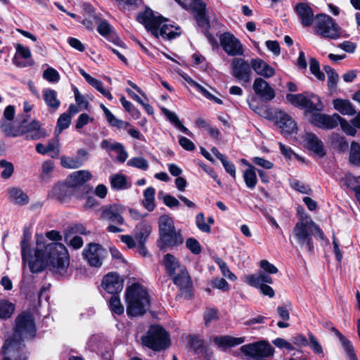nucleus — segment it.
<instances>
[{"label": "nucleus", "mask_w": 360, "mask_h": 360, "mask_svg": "<svg viewBox=\"0 0 360 360\" xmlns=\"http://www.w3.org/2000/svg\"><path fill=\"white\" fill-rule=\"evenodd\" d=\"M31 233L28 229L23 231L20 242L22 260L28 263L32 273L41 271L46 266H50L53 274L60 276L68 274L70 257L65 246L56 242L47 243L42 235L37 236V246L34 256L32 255Z\"/></svg>", "instance_id": "obj_1"}, {"label": "nucleus", "mask_w": 360, "mask_h": 360, "mask_svg": "<svg viewBox=\"0 0 360 360\" xmlns=\"http://www.w3.org/2000/svg\"><path fill=\"white\" fill-rule=\"evenodd\" d=\"M35 333L32 316L26 313L19 315L15 321L13 338L8 339L4 344L3 360H26L27 356L23 352L24 345L22 341L33 338Z\"/></svg>", "instance_id": "obj_2"}, {"label": "nucleus", "mask_w": 360, "mask_h": 360, "mask_svg": "<svg viewBox=\"0 0 360 360\" xmlns=\"http://www.w3.org/2000/svg\"><path fill=\"white\" fill-rule=\"evenodd\" d=\"M136 19L155 38L160 36L164 39H172L180 35V32H177L179 30V27H174L169 23L167 19L160 15H156L150 8H146L144 11L139 13Z\"/></svg>", "instance_id": "obj_3"}, {"label": "nucleus", "mask_w": 360, "mask_h": 360, "mask_svg": "<svg viewBox=\"0 0 360 360\" xmlns=\"http://www.w3.org/2000/svg\"><path fill=\"white\" fill-rule=\"evenodd\" d=\"M127 313L129 316L143 315L150 307L147 290L138 283L128 287L125 292Z\"/></svg>", "instance_id": "obj_4"}, {"label": "nucleus", "mask_w": 360, "mask_h": 360, "mask_svg": "<svg viewBox=\"0 0 360 360\" xmlns=\"http://www.w3.org/2000/svg\"><path fill=\"white\" fill-rule=\"evenodd\" d=\"M316 233L323 238V233L321 229L309 217L302 218L297 221L293 229L294 238L301 247H305L311 252L314 247L311 235Z\"/></svg>", "instance_id": "obj_5"}, {"label": "nucleus", "mask_w": 360, "mask_h": 360, "mask_svg": "<svg viewBox=\"0 0 360 360\" xmlns=\"http://www.w3.org/2000/svg\"><path fill=\"white\" fill-rule=\"evenodd\" d=\"M314 33L325 39H337L340 37L341 29L328 15L319 13L315 16Z\"/></svg>", "instance_id": "obj_6"}, {"label": "nucleus", "mask_w": 360, "mask_h": 360, "mask_svg": "<svg viewBox=\"0 0 360 360\" xmlns=\"http://www.w3.org/2000/svg\"><path fill=\"white\" fill-rule=\"evenodd\" d=\"M144 346L160 351L169 345V338L167 331L160 326H151L145 335L141 338Z\"/></svg>", "instance_id": "obj_7"}, {"label": "nucleus", "mask_w": 360, "mask_h": 360, "mask_svg": "<svg viewBox=\"0 0 360 360\" xmlns=\"http://www.w3.org/2000/svg\"><path fill=\"white\" fill-rule=\"evenodd\" d=\"M4 131L11 136H18L25 134L27 139L37 140L44 136L38 121L32 120L28 123L24 118L20 122L18 129L11 127V124H2Z\"/></svg>", "instance_id": "obj_8"}, {"label": "nucleus", "mask_w": 360, "mask_h": 360, "mask_svg": "<svg viewBox=\"0 0 360 360\" xmlns=\"http://www.w3.org/2000/svg\"><path fill=\"white\" fill-rule=\"evenodd\" d=\"M266 118L274 119L277 126L284 135L292 134L297 130L296 123L290 115L282 110H276L273 114L271 110H266Z\"/></svg>", "instance_id": "obj_9"}, {"label": "nucleus", "mask_w": 360, "mask_h": 360, "mask_svg": "<svg viewBox=\"0 0 360 360\" xmlns=\"http://www.w3.org/2000/svg\"><path fill=\"white\" fill-rule=\"evenodd\" d=\"M101 220L122 225L124 222L123 214L126 212L125 206L120 203L105 205L100 209Z\"/></svg>", "instance_id": "obj_10"}, {"label": "nucleus", "mask_w": 360, "mask_h": 360, "mask_svg": "<svg viewBox=\"0 0 360 360\" xmlns=\"http://www.w3.org/2000/svg\"><path fill=\"white\" fill-rule=\"evenodd\" d=\"M240 351L245 356L255 359L257 357L272 356L274 349L267 342L260 341L243 345Z\"/></svg>", "instance_id": "obj_11"}, {"label": "nucleus", "mask_w": 360, "mask_h": 360, "mask_svg": "<svg viewBox=\"0 0 360 360\" xmlns=\"http://www.w3.org/2000/svg\"><path fill=\"white\" fill-rule=\"evenodd\" d=\"M231 74L239 81L250 82L252 76L250 62L242 58H233L231 63Z\"/></svg>", "instance_id": "obj_12"}, {"label": "nucleus", "mask_w": 360, "mask_h": 360, "mask_svg": "<svg viewBox=\"0 0 360 360\" xmlns=\"http://www.w3.org/2000/svg\"><path fill=\"white\" fill-rule=\"evenodd\" d=\"M220 44L223 50L231 56L243 55L244 50L240 41L229 32H225L219 37Z\"/></svg>", "instance_id": "obj_13"}, {"label": "nucleus", "mask_w": 360, "mask_h": 360, "mask_svg": "<svg viewBox=\"0 0 360 360\" xmlns=\"http://www.w3.org/2000/svg\"><path fill=\"white\" fill-rule=\"evenodd\" d=\"M106 251L101 245L91 243L83 250V255L88 263L94 267H100L104 259Z\"/></svg>", "instance_id": "obj_14"}, {"label": "nucleus", "mask_w": 360, "mask_h": 360, "mask_svg": "<svg viewBox=\"0 0 360 360\" xmlns=\"http://www.w3.org/2000/svg\"><path fill=\"white\" fill-rule=\"evenodd\" d=\"M92 175L88 170H79L72 173L67 179V181L75 193L79 194V191L82 193L88 191V188L85 183L89 181Z\"/></svg>", "instance_id": "obj_15"}, {"label": "nucleus", "mask_w": 360, "mask_h": 360, "mask_svg": "<svg viewBox=\"0 0 360 360\" xmlns=\"http://www.w3.org/2000/svg\"><path fill=\"white\" fill-rule=\"evenodd\" d=\"M252 89L256 95L262 101H269L276 96L274 89L262 77H257L252 84Z\"/></svg>", "instance_id": "obj_16"}, {"label": "nucleus", "mask_w": 360, "mask_h": 360, "mask_svg": "<svg viewBox=\"0 0 360 360\" xmlns=\"http://www.w3.org/2000/svg\"><path fill=\"white\" fill-rule=\"evenodd\" d=\"M103 288L110 294L117 295L123 288V280L117 273H108L102 281Z\"/></svg>", "instance_id": "obj_17"}, {"label": "nucleus", "mask_w": 360, "mask_h": 360, "mask_svg": "<svg viewBox=\"0 0 360 360\" xmlns=\"http://www.w3.org/2000/svg\"><path fill=\"white\" fill-rule=\"evenodd\" d=\"M71 195H75L76 198L82 197L80 194L75 193L68 181L65 184H56L49 193L50 198L58 200H63Z\"/></svg>", "instance_id": "obj_18"}, {"label": "nucleus", "mask_w": 360, "mask_h": 360, "mask_svg": "<svg viewBox=\"0 0 360 360\" xmlns=\"http://www.w3.org/2000/svg\"><path fill=\"white\" fill-rule=\"evenodd\" d=\"M295 11L304 27H309L315 22L313 10L307 3H299L295 6Z\"/></svg>", "instance_id": "obj_19"}, {"label": "nucleus", "mask_w": 360, "mask_h": 360, "mask_svg": "<svg viewBox=\"0 0 360 360\" xmlns=\"http://www.w3.org/2000/svg\"><path fill=\"white\" fill-rule=\"evenodd\" d=\"M16 53L13 58V63L18 67H27L33 64L31 57V52L28 47L24 46L20 44L15 46Z\"/></svg>", "instance_id": "obj_20"}, {"label": "nucleus", "mask_w": 360, "mask_h": 360, "mask_svg": "<svg viewBox=\"0 0 360 360\" xmlns=\"http://www.w3.org/2000/svg\"><path fill=\"white\" fill-rule=\"evenodd\" d=\"M250 65L255 73L264 78L268 79L275 75L274 68L259 58H252Z\"/></svg>", "instance_id": "obj_21"}, {"label": "nucleus", "mask_w": 360, "mask_h": 360, "mask_svg": "<svg viewBox=\"0 0 360 360\" xmlns=\"http://www.w3.org/2000/svg\"><path fill=\"white\" fill-rule=\"evenodd\" d=\"M325 327L330 330L338 338L342 344V347L347 352L349 360H358L354 353V347L352 342L347 339L336 328H335L331 322H326Z\"/></svg>", "instance_id": "obj_22"}, {"label": "nucleus", "mask_w": 360, "mask_h": 360, "mask_svg": "<svg viewBox=\"0 0 360 360\" xmlns=\"http://www.w3.org/2000/svg\"><path fill=\"white\" fill-rule=\"evenodd\" d=\"M304 141L307 148L319 157L326 155L322 141L315 134L307 133L304 136Z\"/></svg>", "instance_id": "obj_23"}, {"label": "nucleus", "mask_w": 360, "mask_h": 360, "mask_svg": "<svg viewBox=\"0 0 360 360\" xmlns=\"http://www.w3.org/2000/svg\"><path fill=\"white\" fill-rule=\"evenodd\" d=\"M194 4L196 10L195 20L198 26L205 32L210 27V22L205 14V4L202 0H194Z\"/></svg>", "instance_id": "obj_24"}, {"label": "nucleus", "mask_w": 360, "mask_h": 360, "mask_svg": "<svg viewBox=\"0 0 360 360\" xmlns=\"http://www.w3.org/2000/svg\"><path fill=\"white\" fill-rule=\"evenodd\" d=\"M160 240L163 246L174 247L181 245L184 243V238L180 231L176 229L160 236Z\"/></svg>", "instance_id": "obj_25"}, {"label": "nucleus", "mask_w": 360, "mask_h": 360, "mask_svg": "<svg viewBox=\"0 0 360 360\" xmlns=\"http://www.w3.org/2000/svg\"><path fill=\"white\" fill-rule=\"evenodd\" d=\"M245 281L253 287H259L260 285L272 283V278L269 274L260 271L255 274L245 276Z\"/></svg>", "instance_id": "obj_26"}, {"label": "nucleus", "mask_w": 360, "mask_h": 360, "mask_svg": "<svg viewBox=\"0 0 360 360\" xmlns=\"http://www.w3.org/2000/svg\"><path fill=\"white\" fill-rule=\"evenodd\" d=\"M174 283L180 288L181 290H189L191 288V281L190 276L185 269H181L178 274L172 275Z\"/></svg>", "instance_id": "obj_27"}, {"label": "nucleus", "mask_w": 360, "mask_h": 360, "mask_svg": "<svg viewBox=\"0 0 360 360\" xmlns=\"http://www.w3.org/2000/svg\"><path fill=\"white\" fill-rule=\"evenodd\" d=\"M43 97L45 103L51 110H57L60 105V101L58 98L57 92L51 89H44L43 90Z\"/></svg>", "instance_id": "obj_28"}, {"label": "nucleus", "mask_w": 360, "mask_h": 360, "mask_svg": "<svg viewBox=\"0 0 360 360\" xmlns=\"http://www.w3.org/2000/svg\"><path fill=\"white\" fill-rule=\"evenodd\" d=\"M10 200L15 204L24 205L29 202L28 195L20 188L12 187L8 190Z\"/></svg>", "instance_id": "obj_29"}, {"label": "nucleus", "mask_w": 360, "mask_h": 360, "mask_svg": "<svg viewBox=\"0 0 360 360\" xmlns=\"http://www.w3.org/2000/svg\"><path fill=\"white\" fill-rule=\"evenodd\" d=\"M334 108L344 115H354L356 113L354 106L349 100L335 99Z\"/></svg>", "instance_id": "obj_30"}, {"label": "nucleus", "mask_w": 360, "mask_h": 360, "mask_svg": "<svg viewBox=\"0 0 360 360\" xmlns=\"http://www.w3.org/2000/svg\"><path fill=\"white\" fill-rule=\"evenodd\" d=\"M214 343L219 347L226 348L240 345L245 342V338L219 336L214 338Z\"/></svg>", "instance_id": "obj_31"}, {"label": "nucleus", "mask_w": 360, "mask_h": 360, "mask_svg": "<svg viewBox=\"0 0 360 360\" xmlns=\"http://www.w3.org/2000/svg\"><path fill=\"white\" fill-rule=\"evenodd\" d=\"M163 264L167 274L170 276L176 274V271H180L181 269H184L180 266L177 259L171 254H167L165 255L163 259Z\"/></svg>", "instance_id": "obj_32"}, {"label": "nucleus", "mask_w": 360, "mask_h": 360, "mask_svg": "<svg viewBox=\"0 0 360 360\" xmlns=\"http://www.w3.org/2000/svg\"><path fill=\"white\" fill-rule=\"evenodd\" d=\"M162 111L163 114L167 117V118L169 120V122H171L181 131H182L183 133L186 134L189 136H193L192 132L181 124L178 116L175 112H172L165 108H162Z\"/></svg>", "instance_id": "obj_33"}, {"label": "nucleus", "mask_w": 360, "mask_h": 360, "mask_svg": "<svg viewBox=\"0 0 360 360\" xmlns=\"http://www.w3.org/2000/svg\"><path fill=\"white\" fill-rule=\"evenodd\" d=\"M160 236L175 229L174 220L169 215L163 214L158 220Z\"/></svg>", "instance_id": "obj_34"}, {"label": "nucleus", "mask_w": 360, "mask_h": 360, "mask_svg": "<svg viewBox=\"0 0 360 360\" xmlns=\"http://www.w3.org/2000/svg\"><path fill=\"white\" fill-rule=\"evenodd\" d=\"M155 190L153 187H148L143 191V200L142 201V204L149 212L153 211L155 208Z\"/></svg>", "instance_id": "obj_35"}, {"label": "nucleus", "mask_w": 360, "mask_h": 360, "mask_svg": "<svg viewBox=\"0 0 360 360\" xmlns=\"http://www.w3.org/2000/svg\"><path fill=\"white\" fill-rule=\"evenodd\" d=\"M309 111L321 110L323 105L321 102L319 97L314 94L306 96V101L304 102V108Z\"/></svg>", "instance_id": "obj_36"}, {"label": "nucleus", "mask_w": 360, "mask_h": 360, "mask_svg": "<svg viewBox=\"0 0 360 360\" xmlns=\"http://www.w3.org/2000/svg\"><path fill=\"white\" fill-rule=\"evenodd\" d=\"M243 179L248 188L250 189L255 188L257 183L255 167L250 165L249 168L244 172Z\"/></svg>", "instance_id": "obj_37"}, {"label": "nucleus", "mask_w": 360, "mask_h": 360, "mask_svg": "<svg viewBox=\"0 0 360 360\" xmlns=\"http://www.w3.org/2000/svg\"><path fill=\"white\" fill-rule=\"evenodd\" d=\"M71 115L67 112H64L60 115L57 120V124L55 129V133L58 136L61 132L68 129L71 123Z\"/></svg>", "instance_id": "obj_38"}, {"label": "nucleus", "mask_w": 360, "mask_h": 360, "mask_svg": "<svg viewBox=\"0 0 360 360\" xmlns=\"http://www.w3.org/2000/svg\"><path fill=\"white\" fill-rule=\"evenodd\" d=\"M110 184L112 188L116 190H124L129 187L127 185L126 177L122 174H115L111 176Z\"/></svg>", "instance_id": "obj_39"}, {"label": "nucleus", "mask_w": 360, "mask_h": 360, "mask_svg": "<svg viewBox=\"0 0 360 360\" xmlns=\"http://www.w3.org/2000/svg\"><path fill=\"white\" fill-rule=\"evenodd\" d=\"M349 162L355 166H360V145L355 141L351 143Z\"/></svg>", "instance_id": "obj_40"}, {"label": "nucleus", "mask_w": 360, "mask_h": 360, "mask_svg": "<svg viewBox=\"0 0 360 360\" xmlns=\"http://www.w3.org/2000/svg\"><path fill=\"white\" fill-rule=\"evenodd\" d=\"M0 168L1 169V177L4 179H9L14 172L13 163L6 160H0Z\"/></svg>", "instance_id": "obj_41"}, {"label": "nucleus", "mask_w": 360, "mask_h": 360, "mask_svg": "<svg viewBox=\"0 0 360 360\" xmlns=\"http://www.w3.org/2000/svg\"><path fill=\"white\" fill-rule=\"evenodd\" d=\"M109 307L111 311L117 315L124 312V307L122 304L120 297L117 295H112L109 300Z\"/></svg>", "instance_id": "obj_42"}, {"label": "nucleus", "mask_w": 360, "mask_h": 360, "mask_svg": "<svg viewBox=\"0 0 360 360\" xmlns=\"http://www.w3.org/2000/svg\"><path fill=\"white\" fill-rule=\"evenodd\" d=\"M14 305L11 303L1 300L0 301V319L9 318L14 311Z\"/></svg>", "instance_id": "obj_43"}, {"label": "nucleus", "mask_w": 360, "mask_h": 360, "mask_svg": "<svg viewBox=\"0 0 360 360\" xmlns=\"http://www.w3.org/2000/svg\"><path fill=\"white\" fill-rule=\"evenodd\" d=\"M340 119L341 117L337 113H334L333 115H325L323 128L331 129L336 127L341 120Z\"/></svg>", "instance_id": "obj_44"}, {"label": "nucleus", "mask_w": 360, "mask_h": 360, "mask_svg": "<svg viewBox=\"0 0 360 360\" xmlns=\"http://www.w3.org/2000/svg\"><path fill=\"white\" fill-rule=\"evenodd\" d=\"M105 118L110 126L117 129H127L128 127L130 125L129 122H124L115 117L112 112H108V116Z\"/></svg>", "instance_id": "obj_45"}, {"label": "nucleus", "mask_w": 360, "mask_h": 360, "mask_svg": "<svg viewBox=\"0 0 360 360\" xmlns=\"http://www.w3.org/2000/svg\"><path fill=\"white\" fill-rule=\"evenodd\" d=\"M89 84L94 87L98 91H99L103 96H105L109 101H112L113 99V96L110 94V91L103 87V84L100 80L94 78L89 83Z\"/></svg>", "instance_id": "obj_46"}, {"label": "nucleus", "mask_w": 360, "mask_h": 360, "mask_svg": "<svg viewBox=\"0 0 360 360\" xmlns=\"http://www.w3.org/2000/svg\"><path fill=\"white\" fill-rule=\"evenodd\" d=\"M287 100L293 105L304 108L306 101V95L302 94H287Z\"/></svg>", "instance_id": "obj_47"}, {"label": "nucleus", "mask_w": 360, "mask_h": 360, "mask_svg": "<svg viewBox=\"0 0 360 360\" xmlns=\"http://www.w3.org/2000/svg\"><path fill=\"white\" fill-rule=\"evenodd\" d=\"M309 69L311 72L319 79L321 81H323L325 79L324 74L321 72L319 63L318 60L314 58L310 59L309 63Z\"/></svg>", "instance_id": "obj_48"}, {"label": "nucleus", "mask_w": 360, "mask_h": 360, "mask_svg": "<svg viewBox=\"0 0 360 360\" xmlns=\"http://www.w3.org/2000/svg\"><path fill=\"white\" fill-rule=\"evenodd\" d=\"M127 165L134 167L142 170H147L148 168V161L141 157L133 158L127 162Z\"/></svg>", "instance_id": "obj_49"}, {"label": "nucleus", "mask_w": 360, "mask_h": 360, "mask_svg": "<svg viewBox=\"0 0 360 360\" xmlns=\"http://www.w3.org/2000/svg\"><path fill=\"white\" fill-rule=\"evenodd\" d=\"M290 186L293 189L301 193L311 194L312 192L311 188L308 185L298 180H292L290 182Z\"/></svg>", "instance_id": "obj_50"}, {"label": "nucleus", "mask_w": 360, "mask_h": 360, "mask_svg": "<svg viewBox=\"0 0 360 360\" xmlns=\"http://www.w3.org/2000/svg\"><path fill=\"white\" fill-rule=\"evenodd\" d=\"M195 224L204 233H210L211 231L210 225L205 222V215L201 212L195 217Z\"/></svg>", "instance_id": "obj_51"}, {"label": "nucleus", "mask_w": 360, "mask_h": 360, "mask_svg": "<svg viewBox=\"0 0 360 360\" xmlns=\"http://www.w3.org/2000/svg\"><path fill=\"white\" fill-rule=\"evenodd\" d=\"M94 120V117H90L86 113H82L77 118L75 124V129L77 131L82 129L84 126L88 124L90 122H93Z\"/></svg>", "instance_id": "obj_52"}, {"label": "nucleus", "mask_w": 360, "mask_h": 360, "mask_svg": "<svg viewBox=\"0 0 360 360\" xmlns=\"http://www.w3.org/2000/svg\"><path fill=\"white\" fill-rule=\"evenodd\" d=\"M120 102L124 109L129 112L134 118L137 119L140 116V112L133 105V104L125 99L124 96L120 98Z\"/></svg>", "instance_id": "obj_53"}, {"label": "nucleus", "mask_w": 360, "mask_h": 360, "mask_svg": "<svg viewBox=\"0 0 360 360\" xmlns=\"http://www.w3.org/2000/svg\"><path fill=\"white\" fill-rule=\"evenodd\" d=\"M61 165L63 167L70 169H76L82 167L81 162H79L76 158L71 157H63L61 158Z\"/></svg>", "instance_id": "obj_54"}, {"label": "nucleus", "mask_w": 360, "mask_h": 360, "mask_svg": "<svg viewBox=\"0 0 360 360\" xmlns=\"http://www.w3.org/2000/svg\"><path fill=\"white\" fill-rule=\"evenodd\" d=\"M43 77L49 82H58L60 79L58 72L52 68H49L44 71Z\"/></svg>", "instance_id": "obj_55"}, {"label": "nucleus", "mask_w": 360, "mask_h": 360, "mask_svg": "<svg viewBox=\"0 0 360 360\" xmlns=\"http://www.w3.org/2000/svg\"><path fill=\"white\" fill-rule=\"evenodd\" d=\"M309 338L308 345L310 346L312 351L317 354H323V348L317 339L311 333L309 334Z\"/></svg>", "instance_id": "obj_56"}, {"label": "nucleus", "mask_w": 360, "mask_h": 360, "mask_svg": "<svg viewBox=\"0 0 360 360\" xmlns=\"http://www.w3.org/2000/svg\"><path fill=\"white\" fill-rule=\"evenodd\" d=\"M122 144L118 142L112 141L110 140L104 139L101 143V146L103 149L107 151H117L121 148Z\"/></svg>", "instance_id": "obj_57"}, {"label": "nucleus", "mask_w": 360, "mask_h": 360, "mask_svg": "<svg viewBox=\"0 0 360 360\" xmlns=\"http://www.w3.org/2000/svg\"><path fill=\"white\" fill-rule=\"evenodd\" d=\"M341 120L339 122L340 127L343 131L347 135L354 136L356 133V130L354 125L349 123L346 120L341 117Z\"/></svg>", "instance_id": "obj_58"}, {"label": "nucleus", "mask_w": 360, "mask_h": 360, "mask_svg": "<svg viewBox=\"0 0 360 360\" xmlns=\"http://www.w3.org/2000/svg\"><path fill=\"white\" fill-rule=\"evenodd\" d=\"M186 245L195 255H198L201 252L200 245L195 238H188L186 240Z\"/></svg>", "instance_id": "obj_59"}, {"label": "nucleus", "mask_w": 360, "mask_h": 360, "mask_svg": "<svg viewBox=\"0 0 360 360\" xmlns=\"http://www.w3.org/2000/svg\"><path fill=\"white\" fill-rule=\"evenodd\" d=\"M42 173L41 174V178L43 180H46L49 179V174L53 171L54 165L53 162L51 160H47L43 162L42 164Z\"/></svg>", "instance_id": "obj_60"}, {"label": "nucleus", "mask_w": 360, "mask_h": 360, "mask_svg": "<svg viewBox=\"0 0 360 360\" xmlns=\"http://www.w3.org/2000/svg\"><path fill=\"white\" fill-rule=\"evenodd\" d=\"M196 90L200 92L205 97H206L207 99L214 101L215 103L218 104H221L222 101L220 98H217L212 94H210L205 87L201 86L200 84L196 85L195 87Z\"/></svg>", "instance_id": "obj_61"}, {"label": "nucleus", "mask_w": 360, "mask_h": 360, "mask_svg": "<svg viewBox=\"0 0 360 360\" xmlns=\"http://www.w3.org/2000/svg\"><path fill=\"white\" fill-rule=\"evenodd\" d=\"M164 204L169 208L178 207L180 205L179 201L171 195H165L162 197Z\"/></svg>", "instance_id": "obj_62"}, {"label": "nucleus", "mask_w": 360, "mask_h": 360, "mask_svg": "<svg viewBox=\"0 0 360 360\" xmlns=\"http://www.w3.org/2000/svg\"><path fill=\"white\" fill-rule=\"evenodd\" d=\"M189 344L191 348L195 352H201L203 347L202 340L196 336H191L189 338Z\"/></svg>", "instance_id": "obj_63"}, {"label": "nucleus", "mask_w": 360, "mask_h": 360, "mask_svg": "<svg viewBox=\"0 0 360 360\" xmlns=\"http://www.w3.org/2000/svg\"><path fill=\"white\" fill-rule=\"evenodd\" d=\"M112 27L106 20H102L97 27V31L103 36H107L112 32Z\"/></svg>", "instance_id": "obj_64"}]
</instances>
